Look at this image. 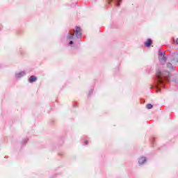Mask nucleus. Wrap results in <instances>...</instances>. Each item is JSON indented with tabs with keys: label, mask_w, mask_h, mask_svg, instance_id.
<instances>
[{
	"label": "nucleus",
	"mask_w": 178,
	"mask_h": 178,
	"mask_svg": "<svg viewBox=\"0 0 178 178\" xmlns=\"http://www.w3.org/2000/svg\"><path fill=\"white\" fill-rule=\"evenodd\" d=\"M145 161H147L145 157H141L140 159H139V161H138L139 165H143L144 162H145Z\"/></svg>",
	"instance_id": "7"
},
{
	"label": "nucleus",
	"mask_w": 178,
	"mask_h": 178,
	"mask_svg": "<svg viewBox=\"0 0 178 178\" xmlns=\"http://www.w3.org/2000/svg\"><path fill=\"white\" fill-rule=\"evenodd\" d=\"M108 3H111V1H109Z\"/></svg>",
	"instance_id": "15"
},
{
	"label": "nucleus",
	"mask_w": 178,
	"mask_h": 178,
	"mask_svg": "<svg viewBox=\"0 0 178 178\" xmlns=\"http://www.w3.org/2000/svg\"><path fill=\"white\" fill-rule=\"evenodd\" d=\"M86 145H87V144H88V141H86Z\"/></svg>",
	"instance_id": "13"
},
{
	"label": "nucleus",
	"mask_w": 178,
	"mask_h": 178,
	"mask_svg": "<svg viewBox=\"0 0 178 178\" xmlns=\"http://www.w3.org/2000/svg\"><path fill=\"white\" fill-rule=\"evenodd\" d=\"M146 108L147 109H152V104H147Z\"/></svg>",
	"instance_id": "9"
},
{
	"label": "nucleus",
	"mask_w": 178,
	"mask_h": 178,
	"mask_svg": "<svg viewBox=\"0 0 178 178\" xmlns=\"http://www.w3.org/2000/svg\"><path fill=\"white\" fill-rule=\"evenodd\" d=\"M167 67L168 68V70H169L170 72H173V70H175V67H174L173 65H172V64H170V63H168V64L167 65Z\"/></svg>",
	"instance_id": "5"
},
{
	"label": "nucleus",
	"mask_w": 178,
	"mask_h": 178,
	"mask_svg": "<svg viewBox=\"0 0 178 178\" xmlns=\"http://www.w3.org/2000/svg\"><path fill=\"white\" fill-rule=\"evenodd\" d=\"M152 44V40L151 39H147V40L145 42V47H151V44Z\"/></svg>",
	"instance_id": "4"
},
{
	"label": "nucleus",
	"mask_w": 178,
	"mask_h": 178,
	"mask_svg": "<svg viewBox=\"0 0 178 178\" xmlns=\"http://www.w3.org/2000/svg\"><path fill=\"white\" fill-rule=\"evenodd\" d=\"M73 44V41H70V45H72Z\"/></svg>",
	"instance_id": "11"
},
{
	"label": "nucleus",
	"mask_w": 178,
	"mask_h": 178,
	"mask_svg": "<svg viewBox=\"0 0 178 178\" xmlns=\"http://www.w3.org/2000/svg\"><path fill=\"white\" fill-rule=\"evenodd\" d=\"M34 81H37V77H35V76H31L29 78V83H34Z\"/></svg>",
	"instance_id": "6"
},
{
	"label": "nucleus",
	"mask_w": 178,
	"mask_h": 178,
	"mask_svg": "<svg viewBox=\"0 0 178 178\" xmlns=\"http://www.w3.org/2000/svg\"><path fill=\"white\" fill-rule=\"evenodd\" d=\"M158 84H163V80L169 81V72H165V74L158 71L156 75Z\"/></svg>",
	"instance_id": "1"
},
{
	"label": "nucleus",
	"mask_w": 178,
	"mask_h": 178,
	"mask_svg": "<svg viewBox=\"0 0 178 178\" xmlns=\"http://www.w3.org/2000/svg\"><path fill=\"white\" fill-rule=\"evenodd\" d=\"M24 74H26V72H19V74H17L16 77H17V78L23 77V76H24Z\"/></svg>",
	"instance_id": "8"
},
{
	"label": "nucleus",
	"mask_w": 178,
	"mask_h": 178,
	"mask_svg": "<svg viewBox=\"0 0 178 178\" xmlns=\"http://www.w3.org/2000/svg\"><path fill=\"white\" fill-rule=\"evenodd\" d=\"M159 59L161 62V63H162L163 65V63H165V62H166V57H165V54L163 53H159Z\"/></svg>",
	"instance_id": "3"
},
{
	"label": "nucleus",
	"mask_w": 178,
	"mask_h": 178,
	"mask_svg": "<svg viewBox=\"0 0 178 178\" xmlns=\"http://www.w3.org/2000/svg\"><path fill=\"white\" fill-rule=\"evenodd\" d=\"M175 42L178 44V38L175 40Z\"/></svg>",
	"instance_id": "12"
},
{
	"label": "nucleus",
	"mask_w": 178,
	"mask_h": 178,
	"mask_svg": "<svg viewBox=\"0 0 178 178\" xmlns=\"http://www.w3.org/2000/svg\"><path fill=\"white\" fill-rule=\"evenodd\" d=\"M159 91H161V90H160V89H159V90H157V92H159Z\"/></svg>",
	"instance_id": "14"
},
{
	"label": "nucleus",
	"mask_w": 178,
	"mask_h": 178,
	"mask_svg": "<svg viewBox=\"0 0 178 178\" xmlns=\"http://www.w3.org/2000/svg\"><path fill=\"white\" fill-rule=\"evenodd\" d=\"M74 34H75L76 37H77V38H79V37H81V29H80V27H79V26H76V30L70 31V35L67 36L68 40H74Z\"/></svg>",
	"instance_id": "2"
},
{
	"label": "nucleus",
	"mask_w": 178,
	"mask_h": 178,
	"mask_svg": "<svg viewBox=\"0 0 178 178\" xmlns=\"http://www.w3.org/2000/svg\"><path fill=\"white\" fill-rule=\"evenodd\" d=\"M116 1H117L116 6H120V2H122V0H116Z\"/></svg>",
	"instance_id": "10"
}]
</instances>
